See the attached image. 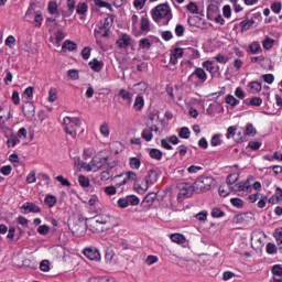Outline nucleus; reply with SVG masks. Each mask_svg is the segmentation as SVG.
I'll use <instances>...</instances> for the list:
<instances>
[{"mask_svg":"<svg viewBox=\"0 0 282 282\" xmlns=\"http://www.w3.org/2000/svg\"><path fill=\"white\" fill-rule=\"evenodd\" d=\"M252 25H254V20H242L240 22V28H241L242 32H247V30H250V28H252Z\"/></svg>","mask_w":282,"mask_h":282,"instance_id":"26","label":"nucleus"},{"mask_svg":"<svg viewBox=\"0 0 282 282\" xmlns=\"http://www.w3.org/2000/svg\"><path fill=\"white\" fill-rule=\"evenodd\" d=\"M177 188L180 191L177 199H182V197H191L193 193H195V185L193 186L188 183H180Z\"/></svg>","mask_w":282,"mask_h":282,"instance_id":"6","label":"nucleus"},{"mask_svg":"<svg viewBox=\"0 0 282 282\" xmlns=\"http://www.w3.org/2000/svg\"><path fill=\"white\" fill-rule=\"evenodd\" d=\"M135 181V173L134 172H127L126 177L123 178L122 183L119 184V186H122V184H129V182Z\"/></svg>","mask_w":282,"mask_h":282,"instance_id":"29","label":"nucleus"},{"mask_svg":"<svg viewBox=\"0 0 282 282\" xmlns=\"http://www.w3.org/2000/svg\"><path fill=\"white\" fill-rule=\"evenodd\" d=\"M83 122L79 118L76 117H65L63 120V127L65 133L67 135H70V138L76 139V135L78 134V129H80V126Z\"/></svg>","mask_w":282,"mask_h":282,"instance_id":"3","label":"nucleus"},{"mask_svg":"<svg viewBox=\"0 0 282 282\" xmlns=\"http://www.w3.org/2000/svg\"><path fill=\"white\" fill-rule=\"evenodd\" d=\"M171 240L174 242V243H186V237H184V235H181V234H173L171 235Z\"/></svg>","mask_w":282,"mask_h":282,"instance_id":"24","label":"nucleus"},{"mask_svg":"<svg viewBox=\"0 0 282 282\" xmlns=\"http://www.w3.org/2000/svg\"><path fill=\"white\" fill-rule=\"evenodd\" d=\"M195 217H196V219H197L198 221L206 223V219H208V212L203 210V212L196 214Z\"/></svg>","mask_w":282,"mask_h":282,"instance_id":"51","label":"nucleus"},{"mask_svg":"<svg viewBox=\"0 0 282 282\" xmlns=\"http://www.w3.org/2000/svg\"><path fill=\"white\" fill-rule=\"evenodd\" d=\"M249 51L251 54H261L263 52V48L261 47V44L259 42H253L249 45Z\"/></svg>","mask_w":282,"mask_h":282,"instance_id":"21","label":"nucleus"},{"mask_svg":"<svg viewBox=\"0 0 282 282\" xmlns=\"http://www.w3.org/2000/svg\"><path fill=\"white\" fill-rule=\"evenodd\" d=\"M213 184H215V178L213 176H199L194 182V188L198 191V193H206L213 188Z\"/></svg>","mask_w":282,"mask_h":282,"instance_id":"4","label":"nucleus"},{"mask_svg":"<svg viewBox=\"0 0 282 282\" xmlns=\"http://www.w3.org/2000/svg\"><path fill=\"white\" fill-rule=\"evenodd\" d=\"M281 8H282L281 2H274V3L271 4V10L275 14H279V12H281Z\"/></svg>","mask_w":282,"mask_h":282,"instance_id":"64","label":"nucleus"},{"mask_svg":"<svg viewBox=\"0 0 282 282\" xmlns=\"http://www.w3.org/2000/svg\"><path fill=\"white\" fill-rule=\"evenodd\" d=\"M100 133L105 138H109V124H107V123L101 124L100 126Z\"/></svg>","mask_w":282,"mask_h":282,"instance_id":"59","label":"nucleus"},{"mask_svg":"<svg viewBox=\"0 0 282 282\" xmlns=\"http://www.w3.org/2000/svg\"><path fill=\"white\" fill-rule=\"evenodd\" d=\"M90 69L93 72H101L105 64L101 61H98L97 58H94L91 62L88 63Z\"/></svg>","mask_w":282,"mask_h":282,"instance_id":"17","label":"nucleus"},{"mask_svg":"<svg viewBox=\"0 0 282 282\" xmlns=\"http://www.w3.org/2000/svg\"><path fill=\"white\" fill-rule=\"evenodd\" d=\"M95 6L97 8H107V10H113V8L111 7V3L102 1V0H95Z\"/></svg>","mask_w":282,"mask_h":282,"instance_id":"36","label":"nucleus"},{"mask_svg":"<svg viewBox=\"0 0 282 282\" xmlns=\"http://www.w3.org/2000/svg\"><path fill=\"white\" fill-rule=\"evenodd\" d=\"M267 252L268 254H276V245L272 242L267 243Z\"/></svg>","mask_w":282,"mask_h":282,"instance_id":"58","label":"nucleus"},{"mask_svg":"<svg viewBox=\"0 0 282 282\" xmlns=\"http://www.w3.org/2000/svg\"><path fill=\"white\" fill-rule=\"evenodd\" d=\"M135 111H142V108L144 107V97L137 96L133 105Z\"/></svg>","mask_w":282,"mask_h":282,"instance_id":"23","label":"nucleus"},{"mask_svg":"<svg viewBox=\"0 0 282 282\" xmlns=\"http://www.w3.org/2000/svg\"><path fill=\"white\" fill-rule=\"evenodd\" d=\"M63 50H67L68 52H74L78 45L75 42L72 41H65L63 44Z\"/></svg>","mask_w":282,"mask_h":282,"instance_id":"30","label":"nucleus"},{"mask_svg":"<svg viewBox=\"0 0 282 282\" xmlns=\"http://www.w3.org/2000/svg\"><path fill=\"white\" fill-rule=\"evenodd\" d=\"M230 204L235 206V208H243V200L241 198H231Z\"/></svg>","mask_w":282,"mask_h":282,"instance_id":"47","label":"nucleus"},{"mask_svg":"<svg viewBox=\"0 0 282 282\" xmlns=\"http://www.w3.org/2000/svg\"><path fill=\"white\" fill-rule=\"evenodd\" d=\"M44 204L46 206H48V208L54 207V205L56 204V198L54 195H46L45 199H44Z\"/></svg>","mask_w":282,"mask_h":282,"instance_id":"34","label":"nucleus"},{"mask_svg":"<svg viewBox=\"0 0 282 282\" xmlns=\"http://www.w3.org/2000/svg\"><path fill=\"white\" fill-rule=\"evenodd\" d=\"M83 253L90 261H100V251L96 248H86L84 249Z\"/></svg>","mask_w":282,"mask_h":282,"instance_id":"10","label":"nucleus"},{"mask_svg":"<svg viewBox=\"0 0 282 282\" xmlns=\"http://www.w3.org/2000/svg\"><path fill=\"white\" fill-rule=\"evenodd\" d=\"M116 221V217L109 214H98L89 218L88 227L91 232H105V230L113 228Z\"/></svg>","mask_w":282,"mask_h":282,"instance_id":"1","label":"nucleus"},{"mask_svg":"<svg viewBox=\"0 0 282 282\" xmlns=\"http://www.w3.org/2000/svg\"><path fill=\"white\" fill-rule=\"evenodd\" d=\"M258 199V208H265V205L268 204V196L262 194Z\"/></svg>","mask_w":282,"mask_h":282,"instance_id":"50","label":"nucleus"},{"mask_svg":"<svg viewBox=\"0 0 282 282\" xmlns=\"http://www.w3.org/2000/svg\"><path fill=\"white\" fill-rule=\"evenodd\" d=\"M172 56H175L176 58H182L184 56V48L176 47L171 53Z\"/></svg>","mask_w":282,"mask_h":282,"instance_id":"54","label":"nucleus"},{"mask_svg":"<svg viewBox=\"0 0 282 282\" xmlns=\"http://www.w3.org/2000/svg\"><path fill=\"white\" fill-rule=\"evenodd\" d=\"M262 47H264V50H272V47H274V39L265 37L262 42Z\"/></svg>","mask_w":282,"mask_h":282,"instance_id":"32","label":"nucleus"},{"mask_svg":"<svg viewBox=\"0 0 282 282\" xmlns=\"http://www.w3.org/2000/svg\"><path fill=\"white\" fill-rule=\"evenodd\" d=\"M56 43H61V41H64L65 39V32L63 30H58L54 33Z\"/></svg>","mask_w":282,"mask_h":282,"instance_id":"56","label":"nucleus"},{"mask_svg":"<svg viewBox=\"0 0 282 282\" xmlns=\"http://www.w3.org/2000/svg\"><path fill=\"white\" fill-rule=\"evenodd\" d=\"M245 105H251L252 107H261L263 99H261L260 97H253L250 99H246Z\"/></svg>","mask_w":282,"mask_h":282,"instance_id":"20","label":"nucleus"},{"mask_svg":"<svg viewBox=\"0 0 282 282\" xmlns=\"http://www.w3.org/2000/svg\"><path fill=\"white\" fill-rule=\"evenodd\" d=\"M108 160V156H102L100 154L95 155L90 162L93 171L96 173L97 171L102 170L105 164H107Z\"/></svg>","mask_w":282,"mask_h":282,"instance_id":"7","label":"nucleus"},{"mask_svg":"<svg viewBox=\"0 0 282 282\" xmlns=\"http://www.w3.org/2000/svg\"><path fill=\"white\" fill-rule=\"evenodd\" d=\"M246 135H257V129H254V126L252 123H248L246 128Z\"/></svg>","mask_w":282,"mask_h":282,"instance_id":"52","label":"nucleus"},{"mask_svg":"<svg viewBox=\"0 0 282 282\" xmlns=\"http://www.w3.org/2000/svg\"><path fill=\"white\" fill-rule=\"evenodd\" d=\"M155 199H158V194L155 193H150L148 194L143 200H142V206H144L145 208H149L151 206H153V202H155Z\"/></svg>","mask_w":282,"mask_h":282,"instance_id":"15","label":"nucleus"},{"mask_svg":"<svg viewBox=\"0 0 282 282\" xmlns=\"http://www.w3.org/2000/svg\"><path fill=\"white\" fill-rule=\"evenodd\" d=\"M33 23H35V28H41V25H43V15L41 13H35Z\"/></svg>","mask_w":282,"mask_h":282,"instance_id":"46","label":"nucleus"},{"mask_svg":"<svg viewBox=\"0 0 282 282\" xmlns=\"http://www.w3.org/2000/svg\"><path fill=\"white\" fill-rule=\"evenodd\" d=\"M50 14H58V4L55 1H50L47 4Z\"/></svg>","mask_w":282,"mask_h":282,"instance_id":"31","label":"nucleus"},{"mask_svg":"<svg viewBox=\"0 0 282 282\" xmlns=\"http://www.w3.org/2000/svg\"><path fill=\"white\" fill-rule=\"evenodd\" d=\"M200 83H206V80H208V75L206 74V70H204V68L202 67H197L195 68V70L188 76V82L189 83H194V85H197V79Z\"/></svg>","mask_w":282,"mask_h":282,"instance_id":"5","label":"nucleus"},{"mask_svg":"<svg viewBox=\"0 0 282 282\" xmlns=\"http://www.w3.org/2000/svg\"><path fill=\"white\" fill-rule=\"evenodd\" d=\"M36 108L32 102H25L22 107V111L28 120H34V116H36Z\"/></svg>","mask_w":282,"mask_h":282,"instance_id":"9","label":"nucleus"},{"mask_svg":"<svg viewBox=\"0 0 282 282\" xmlns=\"http://www.w3.org/2000/svg\"><path fill=\"white\" fill-rule=\"evenodd\" d=\"M139 47L141 50H151V41L149 39H141L139 41Z\"/></svg>","mask_w":282,"mask_h":282,"instance_id":"38","label":"nucleus"},{"mask_svg":"<svg viewBox=\"0 0 282 282\" xmlns=\"http://www.w3.org/2000/svg\"><path fill=\"white\" fill-rule=\"evenodd\" d=\"M119 96L122 98V100H127V102H129V105H131V101L133 98V97H131V93H129L122 88L119 90Z\"/></svg>","mask_w":282,"mask_h":282,"instance_id":"28","label":"nucleus"},{"mask_svg":"<svg viewBox=\"0 0 282 282\" xmlns=\"http://www.w3.org/2000/svg\"><path fill=\"white\" fill-rule=\"evenodd\" d=\"M117 45L118 47L126 48L129 47V45H131V36L128 34H123L118 41H117Z\"/></svg>","mask_w":282,"mask_h":282,"instance_id":"16","label":"nucleus"},{"mask_svg":"<svg viewBox=\"0 0 282 282\" xmlns=\"http://www.w3.org/2000/svg\"><path fill=\"white\" fill-rule=\"evenodd\" d=\"M225 100L227 105H230L231 107H237V105H239V100L232 95H228Z\"/></svg>","mask_w":282,"mask_h":282,"instance_id":"43","label":"nucleus"},{"mask_svg":"<svg viewBox=\"0 0 282 282\" xmlns=\"http://www.w3.org/2000/svg\"><path fill=\"white\" fill-rule=\"evenodd\" d=\"M23 94L26 100H32V98H34V87L32 86L28 87Z\"/></svg>","mask_w":282,"mask_h":282,"instance_id":"44","label":"nucleus"},{"mask_svg":"<svg viewBox=\"0 0 282 282\" xmlns=\"http://www.w3.org/2000/svg\"><path fill=\"white\" fill-rule=\"evenodd\" d=\"M118 170V163L116 161H110L108 159V162L105 163L104 167H101V171L105 173H110V176L113 177L116 175V171Z\"/></svg>","mask_w":282,"mask_h":282,"instance_id":"11","label":"nucleus"},{"mask_svg":"<svg viewBox=\"0 0 282 282\" xmlns=\"http://www.w3.org/2000/svg\"><path fill=\"white\" fill-rule=\"evenodd\" d=\"M89 56H91V47L86 46L82 51V57L84 58V61H89Z\"/></svg>","mask_w":282,"mask_h":282,"instance_id":"49","label":"nucleus"},{"mask_svg":"<svg viewBox=\"0 0 282 282\" xmlns=\"http://www.w3.org/2000/svg\"><path fill=\"white\" fill-rule=\"evenodd\" d=\"M239 180V174H229L226 178V182L228 186H232V184H236V182Z\"/></svg>","mask_w":282,"mask_h":282,"instance_id":"39","label":"nucleus"},{"mask_svg":"<svg viewBox=\"0 0 282 282\" xmlns=\"http://www.w3.org/2000/svg\"><path fill=\"white\" fill-rule=\"evenodd\" d=\"M154 182H158V172L155 170H150L148 172V175L145 176V188L144 191H147V188H149V184H153Z\"/></svg>","mask_w":282,"mask_h":282,"instance_id":"14","label":"nucleus"},{"mask_svg":"<svg viewBox=\"0 0 282 282\" xmlns=\"http://www.w3.org/2000/svg\"><path fill=\"white\" fill-rule=\"evenodd\" d=\"M178 138H182L183 140H188V138H191V130L186 127H183L178 132Z\"/></svg>","mask_w":282,"mask_h":282,"instance_id":"33","label":"nucleus"},{"mask_svg":"<svg viewBox=\"0 0 282 282\" xmlns=\"http://www.w3.org/2000/svg\"><path fill=\"white\" fill-rule=\"evenodd\" d=\"M21 210H24V215H28L29 213H41V207L34 203L26 202L21 206Z\"/></svg>","mask_w":282,"mask_h":282,"instance_id":"13","label":"nucleus"},{"mask_svg":"<svg viewBox=\"0 0 282 282\" xmlns=\"http://www.w3.org/2000/svg\"><path fill=\"white\" fill-rule=\"evenodd\" d=\"M184 32H186V29L182 24H177L175 26V34L176 36H184Z\"/></svg>","mask_w":282,"mask_h":282,"instance_id":"62","label":"nucleus"},{"mask_svg":"<svg viewBox=\"0 0 282 282\" xmlns=\"http://www.w3.org/2000/svg\"><path fill=\"white\" fill-rule=\"evenodd\" d=\"M236 133H237V127L235 126L229 127L227 129V134H226L227 140H230V138H235Z\"/></svg>","mask_w":282,"mask_h":282,"instance_id":"55","label":"nucleus"},{"mask_svg":"<svg viewBox=\"0 0 282 282\" xmlns=\"http://www.w3.org/2000/svg\"><path fill=\"white\" fill-rule=\"evenodd\" d=\"M127 197H128V205L130 204V206H138V204H140V198H138V196L130 195Z\"/></svg>","mask_w":282,"mask_h":282,"instance_id":"48","label":"nucleus"},{"mask_svg":"<svg viewBox=\"0 0 282 282\" xmlns=\"http://www.w3.org/2000/svg\"><path fill=\"white\" fill-rule=\"evenodd\" d=\"M140 29H141L142 32H150L151 31L149 18L147 15H143L141 18Z\"/></svg>","mask_w":282,"mask_h":282,"instance_id":"19","label":"nucleus"},{"mask_svg":"<svg viewBox=\"0 0 282 282\" xmlns=\"http://www.w3.org/2000/svg\"><path fill=\"white\" fill-rule=\"evenodd\" d=\"M203 67H204L207 72H209V74H212V76H213V74H215V66H213V62H210V61L204 62V63H203Z\"/></svg>","mask_w":282,"mask_h":282,"instance_id":"45","label":"nucleus"},{"mask_svg":"<svg viewBox=\"0 0 282 282\" xmlns=\"http://www.w3.org/2000/svg\"><path fill=\"white\" fill-rule=\"evenodd\" d=\"M149 155L150 158H152V160H158V161L162 160V151L159 149H155V148L151 149L149 152Z\"/></svg>","mask_w":282,"mask_h":282,"instance_id":"25","label":"nucleus"},{"mask_svg":"<svg viewBox=\"0 0 282 282\" xmlns=\"http://www.w3.org/2000/svg\"><path fill=\"white\" fill-rule=\"evenodd\" d=\"M87 228H89V224L85 223V225H80L79 224H75L70 227V230L73 232V235H75L76 237H83V234L87 230Z\"/></svg>","mask_w":282,"mask_h":282,"instance_id":"12","label":"nucleus"},{"mask_svg":"<svg viewBox=\"0 0 282 282\" xmlns=\"http://www.w3.org/2000/svg\"><path fill=\"white\" fill-rule=\"evenodd\" d=\"M152 19L160 25H169V21L173 19L171 7L167 4H159L152 10Z\"/></svg>","mask_w":282,"mask_h":282,"instance_id":"2","label":"nucleus"},{"mask_svg":"<svg viewBox=\"0 0 282 282\" xmlns=\"http://www.w3.org/2000/svg\"><path fill=\"white\" fill-rule=\"evenodd\" d=\"M260 66L263 69H272V59H270L269 57H263V59L260 63Z\"/></svg>","mask_w":282,"mask_h":282,"instance_id":"37","label":"nucleus"},{"mask_svg":"<svg viewBox=\"0 0 282 282\" xmlns=\"http://www.w3.org/2000/svg\"><path fill=\"white\" fill-rule=\"evenodd\" d=\"M89 10V6H87V2H79L76 8L77 14H80L82 17H86L87 12Z\"/></svg>","mask_w":282,"mask_h":282,"instance_id":"18","label":"nucleus"},{"mask_svg":"<svg viewBox=\"0 0 282 282\" xmlns=\"http://www.w3.org/2000/svg\"><path fill=\"white\" fill-rule=\"evenodd\" d=\"M249 88L251 94H259V91H261L262 89V86H261V83L259 82H252L249 84Z\"/></svg>","mask_w":282,"mask_h":282,"instance_id":"27","label":"nucleus"},{"mask_svg":"<svg viewBox=\"0 0 282 282\" xmlns=\"http://www.w3.org/2000/svg\"><path fill=\"white\" fill-rule=\"evenodd\" d=\"M252 177H248L245 182H239L236 184V192L238 195H243V193H252Z\"/></svg>","mask_w":282,"mask_h":282,"instance_id":"8","label":"nucleus"},{"mask_svg":"<svg viewBox=\"0 0 282 282\" xmlns=\"http://www.w3.org/2000/svg\"><path fill=\"white\" fill-rule=\"evenodd\" d=\"M188 12H191L192 14H199V8L197 7V3L195 2H189L186 6Z\"/></svg>","mask_w":282,"mask_h":282,"instance_id":"40","label":"nucleus"},{"mask_svg":"<svg viewBox=\"0 0 282 282\" xmlns=\"http://www.w3.org/2000/svg\"><path fill=\"white\" fill-rule=\"evenodd\" d=\"M129 164H130V169L138 170V169H140L142 163L140 162V159H138V158H130Z\"/></svg>","mask_w":282,"mask_h":282,"instance_id":"41","label":"nucleus"},{"mask_svg":"<svg viewBox=\"0 0 282 282\" xmlns=\"http://www.w3.org/2000/svg\"><path fill=\"white\" fill-rule=\"evenodd\" d=\"M231 14H232V9L230 8V4H226L223 8V15L225 17V19H230Z\"/></svg>","mask_w":282,"mask_h":282,"instance_id":"53","label":"nucleus"},{"mask_svg":"<svg viewBox=\"0 0 282 282\" xmlns=\"http://www.w3.org/2000/svg\"><path fill=\"white\" fill-rule=\"evenodd\" d=\"M141 137L145 142H151L153 140V128L144 129L141 133Z\"/></svg>","mask_w":282,"mask_h":282,"instance_id":"22","label":"nucleus"},{"mask_svg":"<svg viewBox=\"0 0 282 282\" xmlns=\"http://www.w3.org/2000/svg\"><path fill=\"white\" fill-rule=\"evenodd\" d=\"M40 270L42 272H50V260H43L41 263H40Z\"/></svg>","mask_w":282,"mask_h":282,"instance_id":"57","label":"nucleus"},{"mask_svg":"<svg viewBox=\"0 0 282 282\" xmlns=\"http://www.w3.org/2000/svg\"><path fill=\"white\" fill-rule=\"evenodd\" d=\"M56 98H57L56 89L52 88L48 91V102H55Z\"/></svg>","mask_w":282,"mask_h":282,"instance_id":"63","label":"nucleus"},{"mask_svg":"<svg viewBox=\"0 0 282 282\" xmlns=\"http://www.w3.org/2000/svg\"><path fill=\"white\" fill-rule=\"evenodd\" d=\"M78 182L83 186V188H87V186H89V180L85 175H80L78 177Z\"/></svg>","mask_w":282,"mask_h":282,"instance_id":"61","label":"nucleus"},{"mask_svg":"<svg viewBox=\"0 0 282 282\" xmlns=\"http://www.w3.org/2000/svg\"><path fill=\"white\" fill-rule=\"evenodd\" d=\"M272 274H274V276H282V267L279 264H275L272 267Z\"/></svg>","mask_w":282,"mask_h":282,"instance_id":"60","label":"nucleus"},{"mask_svg":"<svg viewBox=\"0 0 282 282\" xmlns=\"http://www.w3.org/2000/svg\"><path fill=\"white\" fill-rule=\"evenodd\" d=\"M225 215L226 213H224V210H221L219 207H214L212 209V217L214 218L225 217Z\"/></svg>","mask_w":282,"mask_h":282,"instance_id":"42","label":"nucleus"},{"mask_svg":"<svg viewBox=\"0 0 282 282\" xmlns=\"http://www.w3.org/2000/svg\"><path fill=\"white\" fill-rule=\"evenodd\" d=\"M21 139L17 134H12L11 138L8 139L7 144L8 147L14 148L15 144H19Z\"/></svg>","mask_w":282,"mask_h":282,"instance_id":"35","label":"nucleus"}]
</instances>
